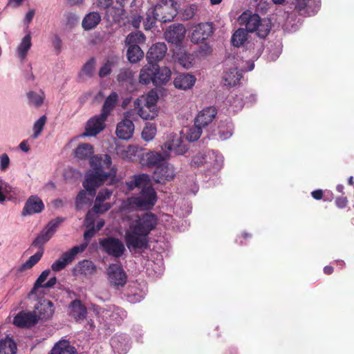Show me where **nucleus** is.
<instances>
[{"mask_svg": "<svg viewBox=\"0 0 354 354\" xmlns=\"http://www.w3.org/2000/svg\"><path fill=\"white\" fill-rule=\"evenodd\" d=\"M37 250V252L30 256L29 259L22 263L17 268V271L19 272H25L28 270L31 269L35 266L41 259L44 254V231H41L38 236L32 242L30 248L26 250V253H32L35 250Z\"/></svg>", "mask_w": 354, "mask_h": 354, "instance_id": "6", "label": "nucleus"}, {"mask_svg": "<svg viewBox=\"0 0 354 354\" xmlns=\"http://www.w3.org/2000/svg\"><path fill=\"white\" fill-rule=\"evenodd\" d=\"M111 64L110 62H106L99 71V76L104 77L111 73Z\"/></svg>", "mask_w": 354, "mask_h": 354, "instance_id": "57", "label": "nucleus"}, {"mask_svg": "<svg viewBox=\"0 0 354 354\" xmlns=\"http://www.w3.org/2000/svg\"><path fill=\"white\" fill-rule=\"evenodd\" d=\"M185 28L182 24H174L170 26L165 32V37L168 42L178 44L185 38Z\"/></svg>", "mask_w": 354, "mask_h": 354, "instance_id": "19", "label": "nucleus"}, {"mask_svg": "<svg viewBox=\"0 0 354 354\" xmlns=\"http://www.w3.org/2000/svg\"><path fill=\"white\" fill-rule=\"evenodd\" d=\"M95 60L92 58L89 59L87 62H86V64L83 66L82 69L80 73V77H91L93 74Z\"/></svg>", "mask_w": 354, "mask_h": 354, "instance_id": "50", "label": "nucleus"}, {"mask_svg": "<svg viewBox=\"0 0 354 354\" xmlns=\"http://www.w3.org/2000/svg\"><path fill=\"white\" fill-rule=\"evenodd\" d=\"M233 126L230 122L221 124L218 127V138L221 140H225L232 135Z\"/></svg>", "mask_w": 354, "mask_h": 354, "instance_id": "44", "label": "nucleus"}, {"mask_svg": "<svg viewBox=\"0 0 354 354\" xmlns=\"http://www.w3.org/2000/svg\"><path fill=\"white\" fill-rule=\"evenodd\" d=\"M156 69L153 85L158 86L165 84L170 80L171 75V70L166 66L160 67L156 63Z\"/></svg>", "mask_w": 354, "mask_h": 354, "instance_id": "30", "label": "nucleus"}, {"mask_svg": "<svg viewBox=\"0 0 354 354\" xmlns=\"http://www.w3.org/2000/svg\"><path fill=\"white\" fill-rule=\"evenodd\" d=\"M31 45V37L30 35L28 34L23 37L17 49V55L21 61L24 60L26 57Z\"/></svg>", "mask_w": 354, "mask_h": 354, "instance_id": "38", "label": "nucleus"}, {"mask_svg": "<svg viewBox=\"0 0 354 354\" xmlns=\"http://www.w3.org/2000/svg\"><path fill=\"white\" fill-rule=\"evenodd\" d=\"M165 157H165H163V156L159 153H152L149 158V162L151 164L156 165V167L162 165L163 163H165L164 162V159Z\"/></svg>", "mask_w": 354, "mask_h": 354, "instance_id": "56", "label": "nucleus"}, {"mask_svg": "<svg viewBox=\"0 0 354 354\" xmlns=\"http://www.w3.org/2000/svg\"><path fill=\"white\" fill-rule=\"evenodd\" d=\"M62 222V219L57 218L50 221L47 226H46V242L48 241L54 235L58 226Z\"/></svg>", "mask_w": 354, "mask_h": 354, "instance_id": "47", "label": "nucleus"}, {"mask_svg": "<svg viewBox=\"0 0 354 354\" xmlns=\"http://www.w3.org/2000/svg\"><path fill=\"white\" fill-rule=\"evenodd\" d=\"M75 269L80 274L88 276L95 272L96 267L91 261L83 260L78 263Z\"/></svg>", "mask_w": 354, "mask_h": 354, "instance_id": "40", "label": "nucleus"}, {"mask_svg": "<svg viewBox=\"0 0 354 354\" xmlns=\"http://www.w3.org/2000/svg\"><path fill=\"white\" fill-rule=\"evenodd\" d=\"M50 354H77V352L68 340L62 339L55 344Z\"/></svg>", "mask_w": 354, "mask_h": 354, "instance_id": "31", "label": "nucleus"}, {"mask_svg": "<svg viewBox=\"0 0 354 354\" xmlns=\"http://www.w3.org/2000/svg\"><path fill=\"white\" fill-rule=\"evenodd\" d=\"M223 163L222 155L214 151H208L205 153H199L194 156L191 162L193 167H198L204 164H208L216 170L221 168Z\"/></svg>", "mask_w": 354, "mask_h": 354, "instance_id": "9", "label": "nucleus"}, {"mask_svg": "<svg viewBox=\"0 0 354 354\" xmlns=\"http://www.w3.org/2000/svg\"><path fill=\"white\" fill-rule=\"evenodd\" d=\"M106 120V118L101 113L91 118L87 122L85 132L82 136H95L98 134L104 129Z\"/></svg>", "mask_w": 354, "mask_h": 354, "instance_id": "16", "label": "nucleus"}, {"mask_svg": "<svg viewBox=\"0 0 354 354\" xmlns=\"http://www.w3.org/2000/svg\"><path fill=\"white\" fill-rule=\"evenodd\" d=\"M167 51V48L164 42H158L153 44L147 53L149 63H155L162 60Z\"/></svg>", "mask_w": 354, "mask_h": 354, "instance_id": "21", "label": "nucleus"}, {"mask_svg": "<svg viewBox=\"0 0 354 354\" xmlns=\"http://www.w3.org/2000/svg\"><path fill=\"white\" fill-rule=\"evenodd\" d=\"M152 15L154 20L171 21L177 15V3L174 0H161L154 6Z\"/></svg>", "mask_w": 354, "mask_h": 354, "instance_id": "8", "label": "nucleus"}, {"mask_svg": "<svg viewBox=\"0 0 354 354\" xmlns=\"http://www.w3.org/2000/svg\"><path fill=\"white\" fill-rule=\"evenodd\" d=\"M51 43L55 51V53H59L62 48V40L60 39V38L57 35H54L51 39Z\"/></svg>", "mask_w": 354, "mask_h": 354, "instance_id": "59", "label": "nucleus"}, {"mask_svg": "<svg viewBox=\"0 0 354 354\" xmlns=\"http://www.w3.org/2000/svg\"><path fill=\"white\" fill-rule=\"evenodd\" d=\"M102 250L109 255L116 258L122 257L125 252V247L122 241L114 237H106L99 241Z\"/></svg>", "mask_w": 354, "mask_h": 354, "instance_id": "11", "label": "nucleus"}, {"mask_svg": "<svg viewBox=\"0 0 354 354\" xmlns=\"http://www.w3.org/2000/svg\"><path fill=\"white\" fill-rule=\"evenodd\" d=\"M102 313H105L104 317H109L110 320L115 323H120L127 317V312L124 309L113 305L106 308Z\"/></svg>", "mask_w": 354, "mask_h": 354, "instance_id": "27", "label": "nucleus"}, {"mask_svg": "<svg viewBox=\"0 0 354 354\" xmlns=\"http://www.w3.org/2000/svg\"><path fill=\"white\" fill-rule=\"evenodd\" d=\"M101 21V16L97 12L88 13L82 20V28L86 30H90L95 28Z\"/></svg>", "mask_w": 354, "mask_h": 354, "instance_id": "34", "label": "nucleus"}, {"mask_svg": "<svg viewBox=\"0 0 354 354\" xmlns=\"http://www.w3.org/2000/svg\"><path fill=\"white\" fill-rule=\"evenodd\" d=\"M134 110L137 111L139 116L144 120H152L157 115V109H152L149 106L136 104L134 101Z\"/></svg>", "mask_w": 354, "mask_h": 354, "instance_id": "36", "label": "nucleus"}, {"mask_svg": "<svg viewBox=\"0 0 354 354\" xmlns=\"http://www.w3.org/2000/svg\"><path fill=\"white\" fill-rule=\"evenodd\" d=\"M202 128V127L194 123V126L187 130L185 136L186 139L189 142L196 141L201 136Z\"/></svg>", "mask_w": 354, "mask_h": 354, "instance_id": "46", "label": "nucleus"}, {"mask_svg": "<svg viewBox=\"0 0 354 354\" xmlns=\"http://www.w3.org/2000/svg\"><path fill=\"white\" fill-rule=\"evenodd\" d=\"M157 223L158 218L151 212L145 213L133 221L125 234L128 248H146L148 245V235L156 227Z\"/></svg>", "mask_w": 354, "mask_h": 354, "instance_id": "3", "label": "nucleus"}, {"mask_svg": "<svg viewBox=\"0 0 354 354\" xmlns=\"http://www.w3.org/2000/svg\"><path fill=\"white\" fill-rule=\"evenodd\" d=\"M111 346L115 353L124 354L129 349V338L125 334L115 335L111 339Z\"/></svg>", "mask_w": 354, "mask_h": 354, "instance_id": "20", "label": "nucleus"}, {"mask_svg": "<svg viewBox=\"0 0 354 354\" xmlns=\"http://www.w3.org/2000/svg\"><path fill=\"white\" fill-rule=\"evenodd\" d=\"M192 56L189 54L183 53L178 57V63L185 68H189L192 66Z\"/></svg>", "mask_w": 354, "mask_h": 354, "instance_id": "52", "label": "nucleus"}, {"mask_svg": "<svg viewBox=\"0 0 354 354\" xmlns=\"http://www.w3.org/2000/svg\"><path fill=\"white\" fill-rule=\"evenodd\" d=\"M108 279L116 289L123 288L127 281V276L120 263H111L106 270Z\"/></svg>", "mask_w": 354, "mask_h": 354, "instance_id": "10", "label": "nucleus"}, {"mask_svg": "<svg viewBox=\"0 0 354 354\" xmlns=\"http://www.w3.org/2000/svg\"><path fill=\"white\" fill-rule=\"evenodd\" d=\"M43 207L42 200L36 196H32L26 202L21 214L27 216L39 213L41 212Z\"/></svg>", "mask_w": 354, "mask_h": 354, "instance_id": "23", "label": "nucleus"}, {"mask_svg": "<svg viewBox=\"0 0 354 354\" xmlns=\"http://www.w3.org/2000/svg\"><path fill=\"white\" fill-rule=\"evenodd\" d=\"M247 30L244 28H239L232 36L231 41L233 46L239 47L242 46L247 39Z\"/></svg>", "mask_w": 354, "mask_h": 354, "instance_id": "43", "label": "nucleus"}, {"mask_svg": "<svg viewBox=\"0 0 354 354\" xmlns=\"http://www.w3.org/2000/svg\"><path fill=\"white\" fill-rule=\"evenodd\" d=\"M232 61L234 66L229 68L223 76L225 84L229 86H234L239 84L243 77L242 73L243 71H250L254 67V63H251L248 68H244V62L235 57H229L227 62H232Z\"/></svg>", "mask_w": 354, "mask_h": 354, "instance_id": "7", "label": "nucleus"}, {"mask_svg": "<svg viewBox=\"0 0 354 354\" xmlns=\"http://www.w3.org/2000/svg\"><path fill=\"white\" fill-rule=\"evenodd\" d=\"M320 6V0H296L295 9L299 15L307 17L315 15Z\"/></svg>", "mask_w": 354, "mask_h": 354, "instance_id": "14", "label": "nucleus"}, {"mask_svg": "<svg viewBox=\"0 0 354 354\" xmlns=\"http://www.w3.org/2000/svg\"><path fill=\"white\" fill-rule=\"evenodd\" d=\"M133 78V73L129 68H121L117 75L119 82H131Z\"/></svg>", "mask_w": 354, "mask_h": 354, "instance_id": "49", "label": "nucleus"}, {"mask_svg": "<svg viewBox=\"0 0 354 354\" xmlns=\"http://www.w3.org/2000/svg\"><path fill=\"white\" fill-rule=\"evenodd\" d=\"M196 82L194 75L189 73H181L177 75L174 80V84L178 89L188 90L192 88Z\"/></svg>", "mask_w": 354, "mask_h": 354, "instance_id": "25", "label": "nucleus"}, {"mask_svg": "<svg viewBox=\"0 0 354 354\" xmlns=\"http://www.w3.org/2000/svg\"><path fill=\"white\" fill-rule=\"evenodd\" d=\"M118 101V95L116 92H112L106 99L103 104L101 114L106 118L115 108Z\"/></svg>", "mask_w": 354, "mask_h": 354, "instance_id": "35", "label": "nucleus"}, {"mask_svg": "<svg viewBox=\"0 0 354 354\" xmlns=\"http://www.w3.org/2000/svg\"><path fill=\"white\" fill-rule=\"evenodd\" d=\"M10 165V158L6 153H3L0 156V169L1 171L6 170Z\"/></svg>", "mask_w": 354, "mask_h": 354, "instance_id": "58", "label": "nucleus"}, {"mask_svg": "<svg viewBox=\"0 0 354 354\" xmlns=\"http://www.w3.org/2000/svg\"><path fill=\"white\" fill-rule=\"evenodd\" d=\"M127 56L131 63L139 62L144 56V53L140 46L128 47Z\"/></svg>", "mask_w": 354, "mask_h": 354, "instance_id": "42", "label": "nucleus"}, {"mask_svg": "<svg viewBox=\"0 0 354 354\" xmlns=\"http://www.w3.org/2000/svg\"><path fill=\"white\" fill-rule=\"evenodd\" d=\"M28 297L34 303L33 310H21L12 320V324L19 328H32L42 319L44 314V271L36 280Z\"/></svg>", "mask_w": 354, "mask_h": 354, "instance_id": "2", "label": "nucleus"}, {"mask_svg": "<svg viewBox=\"0 0 354 354\" xmlns=\"http://www.w3.org/2000/svg\"><path fill=\"white\" fill-rule=\"evenodd\" d=\"M64 17L66 25L69 28H72L79 23L80 17L75 13L67 12L64 15Z\"/></svg>", "mask_w": 354, "mask_h": 354, "instance_id": "53", "label": "nucleus"}, {"mask_svg": "<svg viewBox=\"0 0 354 354\" xmlns=\"http://www.w3.org/2000/svg\"><path fill=\"white\" fill-rule=\"evenodd\" d=\"M17 344L12 337L6 336L0 339V354H16Z\"/></svg>", "mask_w": 354, "mask_h": 354, "instance_id": "37", "label": "nucleus"}, {"mask_svg": "<svg viewBox=\"0 0 354 354\" xmlns=\"http://www.w3.org/2000/svg\"><path fill=\"white\" fill-rule=\"evenodd\" d=\"M35 14V11L34 9L30 10L26 13V15L24 17V23L26 24L27 25L29 24L31 22V21L32 20Z\"/></svg>", "mask_w": 354, "mask_h": 354, "instance_id": "64", "label": "nucleus"}, {"mask_svg": "<svg viewBox=\"0 0 354 354\" xmlns=\"http://www.w3.org/2000/svg\"><path fill=\"white\" fill-rule=\"evenodd\" d=\"M156 125L147 122L142 131V138L147 142L152 140L156 135Z\"/></svg>", "mask_w": 354, "mask_h": 354, "instance_id": "45", "label": "nucleus"}, {"mask_svg": "<svg viewBox=\"0 0 354 354\" xmlns=\"http://www.w3.org/2000/svg\"><path fill=\"white\" fill-rule=\"evenodd\" d=\"M129 117H130V112H127L125 114V118L117 125L115 132L120 139L128 140L133 134L134 124L130 119L127 118Z\"/></svg>", "mask_w": 354, "mask_h": 354, "instance_id": "18", "label": "nucleus"}, {"mask_svg": "<svg viewBox=\"0 0 354 354\" xmlns=\"http://www.w3.org/2000/svg\"><path fill=\"white\" fill-rule=\"evenodd\" d=\"M174 176L175 171L173 165L166 162L156 167L153 174V179L158 183L163 184L172 180Z\"/></svg>", "mask_w": 354, "mask_h": 354, "instance_id": "15", "label": "nucleus"}, {"mask_svg": "<svg viewBox=\"0 0 354 354\" xmlns=\"http://www.w3.org/2000/svg\"><path fill=\"white\" fill-rule=\"evenodd\" d=\"M145 41V36L141 31H136L129 34L125 39V44L127 46H136L144 44Z\"/></svg>", "mask_w": 354, "mask_h": 354, "instance_id": "39", "label": "nucleus"}, {"mask_svg": "<svg viewBox=\"0 0 354 354\" xmlns=\"http://www.w3.org/2000/svg\"><path fill=\"white\" fill-rule=\"evenodd\" d=\"M157 201V194L155 189L151 186L146 185L140 194L134 197L129 198L124 203V208L137 207L142 210L151 209Z\"/></svg>", "mask_w": 354, "mask_h": 354, "instance_id": "5", "label": "nucleus"}, {"mask_svg": "<svg viewBox=\"0 0 354 354\" xmlns=\"http://www.w3.org/2000/svg\"><path fill=\"white\" fill-rule=\"evenodd\" d=\"M54 312L53 304L52 301H48L46 304V319L52 317Z\"/></svg>", "mask_w": 354, "mask_h": 354, "instance_id": "60", "label": "nucleus"}, {"mask_svg": "<svg viewBox=\"0 0 354 354\" xmlns=\"http://www.w3.org/2000/svg\"><path fill=\"white\" fill-rule=\"evenodd\" d=\"M86 248V243H83L80 245L73 247L68 251L63 253L62 255L52 264V270L53 271L62 270L75 259L77 254L84 251Z\"/></svg>", "mask_w": 354, "mask_h": 354, "instance_id": "12", "label": "nucleus"}, {"mask_svg": "<svg viewBox=\"0 0 354 354\" xmlns=\"http://www.w3.org/2000/svg\"><path fill=\"white\" fill-rule=\"evenodd\" d=\"M256 100L255 95L248 92L236 95L235 97L228 99V102L233 107V111L241 109L245 103L253 102Z\"/></svg>", "mask_w": 354, "mask_h": 354, "instance_id": "24", "label": "nucleus"}, {"mask_svg": "<svg viewBox=\"0 0 354 354\" xmlns=\"http://www.w3.org/2000/svg\"><path fill=\"white\" fill-rule=\"evenodd\" d=\"M27 97L30 106L37 108L43 104V97L35 91L28 93Z\"/></svg>", "mask_w": 354, "mask_h": 354, "instance_id": "48", "label": "nucleus"}, {"mask_svg": "<svg viewBox=\"0 0 354 354\" xmlns=\"http://www.w3.org/2000/svg\"><path fill=\"white\" fill-rule=\"evenodd\" d=\"M95 232L96 231L93 227L85 231V232L84 233V238L86 241L85 243L88 244L91 239L95 235Z\"/></svg>", "mask_w": 354, "mask_h": 354, "instance_id": "61", "label": "nucleus"}, {"mask_svg": "<svg viewBox=\"0 0 354 354\" xmlns=\"http://www.w3.org/2000/svg\"><path fill=\"white\" fill-rule=\"evenodd\" d=\"M113 0H98L97 1V6L100 9H109L110 8L111 4L112 3Z\"/></svg>", "mask_w": 354, "mask_h": 354, "instance_id": "62", "label": "nucleus"}, {"mask_svg": "<svg viewBox=\"0 0 354 354\" xmlns=\"http://www.w3.org/2000/svg\"><path fill=\"white\" fill-rule=\"evenodd\" d=\"M71 315L76 322L83 321L87 315V309L80 300L75 299L71 303Z\"/></svg>", "mask_w": 354, "mask_h": 354, "instance_id": "29", "label": "nucleus"}, {"mask_svg": "<svg viewBox=\"0 0 354 354\" xmlns=\"http://www.w3.org/2000/svg\"><path fill=\"white\" fill-rule=\"evenodd\" d=\"M113 192L111 190L108 189H102L98 192V194L96 196L95 198V203H102L106 200H108L110 198L111 196L112 195Z\"/></svg>", "mask_w": 354, "mask_h": 354, "instance_id": "54", "label": "nucleus"}, {"mask_svg": "<svg viewBox=\"0 0 354 354\" xmlns=\"http://www.w3.org/2000/svg\"><path fill=\"white\" fill-rule=\"evenodd\" d=\"M44 127V115H41L34 124L33 126V134L30 136V139L37 138Z\"/></svg>", "mask_w": 354, "mask_h": 354, "instance_id": "51", "label": "nucleus"}, {"mask_svg": "<svg viewBox=\"0 0 354 354\" xmlns=\"http://www.w3.org/2000/svg\"><path fill=\"white\" fill-rule=\"evenodd\" d=\"M212 22L201 23L194 27L191 41L194 44L202 43L207 39L214 32Z\"/></svg>", "mask_w": 354, "mask_h": 354, "instance_id": "13", "label": "nucleus"}, {"mask_svg": "<svg viewBox=\"0 0 354 354\" xmlns=\"http://www.w3.org/2000/svg\"><path fill=\"white\" fill-rule=\"evenodd\" d=\"M150 182L149 176L145 174H141L133 176L129 180H127L125 184L129 191L135 188H143Z\"/></svg>", "mask_w": 354, "mask_h": 354, "instance_id": "26", "label": "nucleus"}, {"mask_svg": "<svg viewBox=\"0 0 354 354\" xmlns=\"http://www.w3.org/2000/svg\"><path fill=\"white\" fill-rule=\"evenodd\" d=\"M91 169L83 182L84 189L80 192L76 197L75 205L77 209L84 205H90L96 194V189L104 183L113 185L116 183L118 169L112 166V160L108 154H97L90 161Z\"/></svg>", "mask_w": 354, "mask_h": 354, "instance_id": "1", "label": "nucleus"}, {"mask_svg": "<svg viewBox=\"0 0 354 354\" xmlns=\"http://www.w3.org/2000/svg\"><path fill=\"white\" fill-rule=\"evenodd\" d=\"M94 149L93 146L88 143L80 145L74 151V156L79 160H91L94 156ZM91 160H89L90 162Z\"/></svg>", "mask_w": 354, "mask_h": 354, "instance_id": "32", "label": "nucleus"}, {"mask_svg": "<svg viewBox=\"0 0 354 354\" xmlns=\"http://www.w3.org/2000/svg\"><path fill=\"white\" fill-rule=\"evenodd\" d=\"M241 25L245 26V30L255 32L258 37L265 38L270 31L271 21L270 19H261L258 14L244 12L239 17Z\"/></svg>", "mask_w": 354, "mask_h": 354, "instance_id": "4", "label": "nucleus"}, {"mask_svg": "<svg viewBox=\"0 0 354 354\" xmlns=\"http://www.w3.org/2000/svg\"><path fill=\"white\" fill-rule=\"evenodd\" d=\"M158 99V96L156 93L151 91L149 92L146 96H141L136 99V104H147L152 109H156V103Z\"/></svg>", "mask_w": 354, "mask_h": 354, "instance_id": "41", "label": "nucleus"}, {"mask_svg": "<svg viewBox=\"0 0 354 354\" xmlns=\"http://www.w3.org/2000/svg\"><path fill=\"white\" fill-rule=\"evenodd\" d=\"M162 149L165 156H169L172 155H183L187 152V147L183 143L180 138L176 137L170 141L166 142L162 147Z\"/></svg>", "mask_w": 354, "mask_h": 354, "instance_id": "17", "label": "nucleus"}, {"mask_svg": "<svg viewBox=\"0 0 354 354\" xmlns=\"http://www.w3.org/2000/svg\"><path fill=\"white\" fill-rule=\"evenodd\" d=\"M156 63H148L145 65L140 72L139 82L143 84H149L152 82L155 78Z\"/></svg>", "mask_w": 354, "mask_h": 354, "instance_id": "28", "label": "nucleus"}, {"mask_svg": "<svg viewBox=\"0 0 354 354\" xmlns=\"http://www.w3.org/2000/svg\"><path fill=\"white\" fill-rule=\"evenodd\" d=\"M125 17V10L123 6H111L106 10V18L107 21L114 23L120 22Z\"/></svg>", "mask_w": 354, "mask_h": 354, "instance_id": "33", "label": "nucleus"}, {"mask_svg": "<svg viewBox=\"0 0 354 354\" xmlns=\"http://www.w3.org/2000/svg\"><path fill=\"white\" fill-rule=\"evenodd\" d=\"M111 208V205L109 203H95L93 211L96 214H103Z\"/></svg>", "mask_w": 354, "mask_h": 354, "instance_id": "55", "label": "nucleus"}, {"mask_svg": "<svg viewBox=\"0 0 354 354\" xmlns=\"http://www.w3.org/2000/svg\"><path fill=\"white\" fill-rule=\"evenodd\" d=\"M8 192V187L6 185H0V203H2L6 200V194Z\"/></svg>", "mask_w": 354, "mask_h": 354, "instance_id": "63", "label": "nucleus"}, {"mask_svg": "<svg viewBox=\"0 0 354 354\" xmlns=\"http://www.w3.org/2000/svg\"><path fill=\"white\" fill-rule=\"evenodd\" d=\"M217 111L214 106H208L202 109L195 118V124L205 127L215 118Z\"/></svg>", "mask_w": 354, "mask_h": 354, "instance_id": "22", "label": "nucleus"}]
</instances>
